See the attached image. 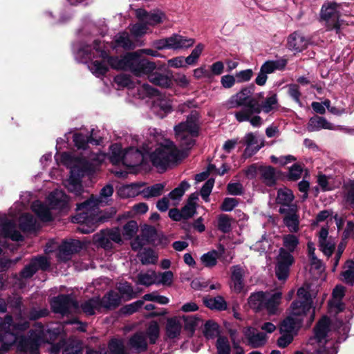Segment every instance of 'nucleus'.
Here are the masks:
<instances>
[{
    "mask_svg": "<svg viewBox=\"0 0 354 354\" xmlns=\"http://www.w3.org/2000/svg\"><path fill=\"white\" fill-rule=\"evenodd\" d=\"M103 47V44L95 41L93 46H81L75 53L76 58L80 61H91L88 68L97 77L104 76L108 71L109 66L117 70L129 71L136 77H144L156 68L154 62L141 57L142 54L157 57L158 53L156 50L140 49L118 57H109Z\"/></svg>",
    "mask_w": 354,
    "mask_h": 354,
    "instance_id": "f257e3e1",
    "label": "nucleus"
},
{
    "mask_svg": "<svg viewBox=\"0 0 354 354\" xmlns=\"http://www.w3.org/2000/svg\"><path fill=\"white\" fill-rule=\"evenodd\" d=\"M12 324L11 316H6L4 320L0 318V354L9 351L15 343H17V351L22 354H39L40 344L48 341L45 336L49 330L42 328L31 330L28 337L21 336L17 338L14 333L8 331Z\"/></svg>",
    "mask_w": 354,
    "mask_h": 354,
    "instance_id": "39448f33",
    "label": "nucleus"
},
{
    "mask_svg": "<svg viewBox=\"0 0 354 354\" xmlns=\"http://www.w3.org/2000/svg\"><path fill=\"white\" fill-rule=\"evenodd\" d=\"M281 299V293L258 292L253 293L248 299L250 307L257 311L266 310L269 315L276 314Z\"/></svg>",
    "mask_w": 354,
    "mask_h": 354,
    "instance_id": "9b49d317",
    "label": "nucleus"
},
{
    "mask_svg": "<svg viewBox=\"0 0 354 354\" xmlns=\"http://www.w3.org/2000/svg\"><path fill=\"white\" fill-rule=\"evenodd\" d=\"M203 333L206 339H213L219 335L218 325L216 322L209 320L205 324Z\"/></svg>",
    "mask_w": 354,
    "mask_h": 354,
    "instance_id": "a19ab883",
    "label": "nucleus"
},
{
    "mask_svg": "<svg viewBox=\"0 0 354 354\" xmlns=\"http://www.w3.org/2000/svg\"><path fill=\"white\" fill-rule=\"evenodd\" d=\"M199 114L193 111L187 116L185 122L175 126L174 131L176 140L180 142L182 149H178L173 142L162 140V136L156 129H149V142L158 143L156 149L150 153V160L157 168L165 170L167 167L176 163L186 156L185 150L194 144V138L198 134Z\"/></svg>",
    "mask_w": 354,
    "mask_h": 354,
    "instance_id": "f03ea898",
    "label": "nucleus"
},
{
    "mask_svg": "<svg viewBox=\"0 0 354 354\" xmlns=\"http://www.w3.org/2000/svg\"><path fill=\"white\" fill-rule=\"evenodd\" d=\"M232 220L229 216L221 214L218 218V227L223 232H227L231 230Z\"/></svg>",
    "mask_w": 354,
    "mask_h": 354,
    "instance_id": "680f3d73",
    "label": "nucleus"
},
{
    "mask_svg": "<svg viewBox=\"0 0 354 354\" xmlns=\"http://www.w3.org/2000/svg\"><path fill=\"white\" fill-rule=\"evenodd\" d=\"M51 306L54 312L62 315L77 313L80 310L78 304L71 296L64 295L53 298Z\"/></svg>",
    "mask_w": 354,
    "mask_h": 354,
    "instance_id": "2eb2a0df",
    "label": "nucleus"
},
{
    "mask_svg": "<svg viewBox=\"0 0 354 354\" xmlns=\"http://www.w3.org/2000/svg\"><path fill=\"white\" fill-rule=\"evenodd\" d=\"M318 239L320 250L326 256L330 257L335 250L336 245L335 239L328 236V230L324 227L320 230Z\"/></svg>",
    "mask_w": 354,
    "mask_h": 354,
    "instance_id": "6ab92c4d",
    "label": "nucleus"
},
{
    "mask_svg": "<svg viewBox=\"0 0 354 354\" xmlns=\"http://www.w3.org/2000/svg\"><path fill=\"white\" fill-rule=\"evenodd\" d=\"M342 8L341 4L334 1L325 2L321 9V19L326 22V26L328 30H336L337 32L340 29L342 21L339 19Z\"/></svg>",
    "mask_w": 354,
    "mask_h": 354,
    "instance_id": "ddd939ff",
    "label": "nucleus"
},
{
    "mask_svg": "<svg viewBox=\"0 0 354 354\" xmlns=\"http://www.w3.org/2000/svg\"><path fill=\"white\" fill-rule=\"evenodd\" d=\"M93 241L104 248H110L111 243L110 239L106 236V231L102 230L100 233L93 235Z\"/></svg>",
    "mask_w": 354,
    "mask_h": 354,
    "instance_id": "5fc2aeb1",
    "label": "nucleus"
},
{
    "mask_svg": "<svg viewBox=\"0 0 354 354\" xmlns=\"http://www.w3.org/2000/svg\"><path fill=\"white\" fill-rule=\"evenodd\" d=\"M335 129V126L329 122L325 118L315 116L310 119L308 124V129L310 131H316L320 129Z\"/></svg>",
    "mask_w": 354,
    "mask_h": 354,
    "instance_id": "cd10ccee",
    "label": "nucleus"
},
{
    "mask_svg": "<svg viewBox=\"0 0 354 354\" xmlns=\"http://www.w3.org/2000/svg\"><path fill=\"white\" fill-rule=\"evenodd\" d=\"M220 255L221 254L218 251L212 250L202 255L201 260L205 267L212 268L216 266Z\"/></svg>",
    "mask_w": 354,
    "mask_h": 354,
    "instance_id": "c03bdc74",
    "label": "nucleus"
},
{
    "mask_svg": "<svg viewBox=\"0 0 354 354\" xmlns=\"http://www.w3.org/2000/svg\"><path fill=\"white\" fill-rule=\"evenodd\" d=\"M245 271L240 266H234L232 268L231 288L236 292H241L243 288V276Z\"/></svg>",
    "mask_w": 354,
    "mask_h": 354,
    "instance_id": "393cba45",
    "label": "nucleus"
},
{
    "mask_svg": "<svg viewBox=\"0 0 354 354\" xmlns=\"http://www.w3.org/2000/svg\"><path fill=\"white\" fill-rule=\"evenodd\" d=\"M81 308L82 311L88 315H94L102 308L100 298L95 297L86 301L81 305Z\"/></svg>",
    "mask_w": 354,
    "mask_h": 354,
    "instance_id": "c9c22d12",
    "label": "nucleus"
},
{
    "mask_svg": "<svg viewBox=\"0 0 354 354\" xmlns=\"http://www.w3.org/2000/svg\"><path fill=\"white\" fill-rule=\"evenodd\" d=\"M139 19L138 23L129 26V30L134 37H141L150 32L149 26H154L162 23L166 17L165 14L156 10L148 12L143 9H138L136 12Z\"/></svg>",
    "mask_w": 354,
    "mask_h": 354,
    "instance_id": "9d476101",
    "label": "nucleus"
},
{
    "mask_svg": "<svg viewBox=\"0 0 354 354\" xmlns=\"http://www.w3.org/2000/svg\"><path fill=\"white\" fill-rule=\"evenodd\" d=\"M295 212H288L284 218V223L291 232H297L299 230V216Z\"/></svg>",
    "mask_w": 354,
    "mask_h": 354,
    "instance_id": "79ce46f5",
    "label": "nucleus"
},
{
    "mask_svg": "<svg viewBox=\"0 0 354 354\" xmlns=\"http://www.w3.org/2000/svg\"><path fill=\"white\" fill-rule=\"evenodd\" d=\"M172 106L170 100L158 97L152 105V111L160 118H163L171 111Z\"/></svg>",
    "mask_w": 354,
    "mask_h": 354,
    "instance_id": "bb28decb",
    "label": "nucleus"
},
{
    "mask_svg": "<svg viewBox=\"0 0 354 354\" xmlns=\"http://www.w3.org/2000/svg\"><path fill=\"white\" fill-rule=\"evenodd\" d=\"M73 142L75 145L79 149H86V146L88 143L95 144L96 145L100 144V141L98 140H95L91 138H88V136L82 134V133H75L73 136Z\"/></svg>",
    "mask_w": 354,
    "mask_h": 354,
    "instance_id": "ea45409f",
    "label": "nucleus"
},
{
    "mask_svg": "<svg viewBox=\"0 0 354 354\" xmlns=\"http://www.w3.org/2000/svg\"><path fill=\"white\" fill-rule=\"evenodd\" d=\"M277 102L278 100L277 95L272 94L268 97L262 104L261 107H260L261 111L262 110L266 113H270L277 108Z\"/></svg>",
    "mask_w": 354,
    "mask_h": 354,
    "instance_id": "3c124183",
    "label": "nucleus"
},
{
    "mask_svg": "<svg viewBox=\"0 0 354 354\" xmlns=\"http://www.w3.org/2000/svg\"><path fill=\"white\" fill-rule=\"evenodd\" d=\"M138 282L140 284L149 286L156 282V272L149 270L147 272H141L138 275Z\"/></svg>",
    "mask_w": 354,
    "mask_h": 354,
    "instance_id": "a18cd8bd",
    "label": "nucleus"
},
{
    "mask_svg": "<svg viewBox=\"0 0 354 354\" xmlns=\"http://www.w3.org/2000/svg\"><path fill=\"white\" fill-rule=\"evenodd\" d=\"M173 273L171 271H165L163 272L156 273V284H162L169 286L173 281Z\"/></svg>",
    "mask_w": 354,
    "mask_h": 354,
    "instance_id": "052dcab7",
    "label": "nucleus"
},
{
    "mask_svg": "<svg viewBox=\"0 0 354 354\" xmlns=\"http://www.w3.org/2000/svg\"><path fill=\"white\" fill-rule=\"evenodd\" d=\"M165 188V185L162 183H157L151 187H148L145 189H142V195L145 198H149L151 197H157L163 192Z\"/></svg>",
    "mask_w": 354,
    "mask_h": 354,
    "instance_id": "37998d69",
    "label": "nucleus"
},
{
    "mask_svg": "<svg viewBox=\"0 0 354 354\" xmlns=\"http://www.w3.org/2000/svg\"><path fill=\"white\" fill-rule=\"evenodd\" d=\"M46 202L48 204V205L41 201H36L31 206L32 211L44 221L52 220L53 210L66 212L69 209L68 197L62 190L55 189L52 192L48 195Z\"/></svg>",
    "mask_w": 354,
    "mask_h": 354,
    "instance_id": "6e6552de",
    "label": "nucleus"
},
{
    "mask_svg": "<svg viewBox=\"0 0 354 354\" xmlns=\"http://www.w3.org/2000/svg\"><path fill=\"white\" fill-rule=\"evenodd\" d=\"M194 42L195 41L192 38L173 34L169 37L154 41L153 45L158 50H179L192 46Z\"/></svg>",
    "mask_w": 354,
    "mask_h": 354,
    "instance_id": "4468645a",
    "label": "nucleus"
},
{
    "mask_svg": "<svg viewBox=\"0 0 354 354\" xmlns=\"http://www.w3.org/2000/svg\"><path fill=\"white\" fill-rule=\"evenodd\" d=\"M137 97L138 98H145L149 95H155L157 91L147 84H143L138 88Z\"/></svg>",
    "mask_w": 354,
    "mask_h": 354,
    "instance_id": "69168bd1",
    "label": "nucleus"
},
{
    "mask_svg": "<svg viewBox=\"0 0 354 354\" xmlns=\"http://www.w3.org/2000/svg\"><path fill=\"white\" fill-rule=\"evenodd\" d=\"M182 331L181 319L174 317L167 319L166 324V335L169 339H178Z\"/></svg>",
    "mask_w": 354,
    "mask_h": 354,
    "instance_id": "a878e982",
    "label": "nucleus"
},
{
    "mask_svg": "<svg viewBox=\"0 0 354 354\" xmlns=\"http://www.w3.org/2000/svg\"><path fill=\"white\" fill-rule=\"evenodd\" d=\"M142 186L140 184L124 185L118 188L117 193L120 198H123L135 197L140 194H142Z\"/></svg>",
    "mask_w": 354,
    "mask_h": 354,
    "instance_id": "c756f323",
    "label": "nucleus"
},
{
    "mask_svg": "<svg viewBox=\"0 0 354 354\" xmlns=\"http://www.w3.org/2000/svg\"><path fill=\"white\" fill-rule=\"evenodd\" d=\"M160 328L156 322H151L147 330V334L151 344H155L159 337Z\"/></svg>",
    "mask_w": 354,
    "mask_h": 354,
    "instance_id": "4d7b16f0",
    "label": "nucleus"
},
{
    "mask_svg": "<svg viewBox=\"0 0 354 354\" xmlns=\"http://www.w3.org/2000/svg\"><path fill=\"white\" fill-rule=\"evenodd\" d=\"M118 290L122 297L126 299H130L136 297L132 286L127 282L120 283L118 286Z\"/></svg>",
    "mask_w": 354,
    "mask_h": 354,
    "instance_id": "bf43d9fd",
    "label": "nucleus"
},
{
    "mask_svg": "<svg viewBox=\"0 0 354 354\" xmlns=\"http://www.w3.org/2000/svg\"><path fill=\"white\" fill-rule=\"evenodd\" d=\"M179 318L181 319V324H184V328L189 335H192L196 328L203 322L202 319L196 315H186Z\"/></svg>",
    "mask_w": 354,
    "mask_h": 354,
    "instance_id": "7c9ffc66",
    "label": "nucleus"
},
{
    "mask_svg": "<svg viewBox=\"0 0 354 354\" xmlns=\"http://www.w3.org/2000/svg\"><path fill=\"white\" fill-rule=\"evenodd\" d=\"M216 347L217 354L230 353V345L227 337L219 336L216 340Z\"/></svg>",
    "mask_w": 354,
    "mask_h": 354,
    "instance_id": "864d4df0",
    "label": "nucleus"
},
{
    "mask_svg": "<svg viewBox=\"0 0 354 354\" xmlns=\"http://www.w3.org/2000/svg\"><path fill=\"white\" fill-rule=\"evenodd\" d=\"M109 348L112 354H129L121 339H112L109 344Z\"/></svg>",
    "mask_w": 354,
    "mask_h": 354,
    "instance_id": "09e8293b",
    "label": "nucleus"
},
{
    "mask_svg": "<svg viewBox=\"0 0 354 354\" xmlns=\"http://www.w3.org/2000/svg\"><path fill=\"white\" fill-rule=\"evenodd\" d=\"M113 194V185L108 184L100 191L97 197H91L84 202L77 205V210L80 211L73 217V222L80 223L78 230L83 234H89L95 230L97 223L105 221L107 218L102 215L99 211L100 206L109 203Z\"/></svg>",
    "mask_w": 354,
    "mask_h": 354,
    "instance_id": "20e7f679",
    "label": "nucleus"
},
{
    "mask_svg": "<svg viewBox=\"0 0 354 354\" xmlns=\"http://www.w3.org/2000/svg\"><path fill=\"white\" fill-rule=\"evenodd\" d=\"M294 199L292 192L288 188L279 189L277 192V202L282 206L279 208V212L281 214L287 213L288 212L296 211V207L291 205Z\"/></svg>",
    "mask_w": 354,
    "mask_h": 354,
    "instance_id": "a211bd4d",
    "label": "nucleus"
},
{
    "mask_svg": "<svg viewBox=\"0 0 354 354\" xmlns=\"http://www.w3.org/2000/svg\"><path fill=\"white\" fill-rule=\"evenodd\" d=\"M263 182L268 186L273 185L277 180L274 169L270 166H263L259 168Z\"/></svg>",
    "mask_w": 354,
    "mask_h": 354,
    "instance_id": "72a5a7b5",
    "label": "nucleus"
},
{
    "mask_svg": "<svg viewBox=\"0 0 354 354\" xmlns=\"http://www.w3.org/2000/svg\"><path fill=\"white\" fill-rule=\"evenodd\" d=\"M203 49H204V45L202 44H198L194 48V49L192 50L191 54L185 59L186 65L192 66V65H194L195 64H196Z\"/></svg>",
    "mask_w": 354,
    "mask_h": 354,
    "instance_id": "8fccbe9b",
    "label": "nucleus"
},
{
    "mask_svg": "<svg viewBox=\"0 0 354 354\" xmlns=\"http://www.w3.org/2000/svg\"><path fill=\"white\" fill-rule=\"evenodd\" d=\"M190 185L186 180L182 181L180 185L172 190L169 194L168 197L171 201V205L173 206L177 205L181 198L184 195L185 192L189 188Z\"/></svg>",
    "mask_w": 354,
    "mask_h": 354,
    "instance_id": "473e14b6",
    "label": "nucleus"
},
{
    "mask_svg": "<svg viewBox=\"0 0 354 354\" xmlns=\"http://www.w3.org/2000/svg\"><path fill=\"white\" fill-rule=\"evenodd\" d=\"M317 183L323 191L332 190L335 187L333 178L324 174L317 176Z\"/></svg>",
    "mask_w": 354,
    "mask_h": 354,
    "instance_id": "603ef678",
    "label": "nucleus"
},
{
    "mask_svg": "<svg viewBox=\"0 0 354 354\" xmlns=\"http://www.w3.org/2000/svg\"><path fill=\"white\" fill-rule=\"evenodd\" d=\"M243 333L247 344L252 348L263 346L268 340V336L266 333L259 332L257 329L251 326L243 328Z\"/></svg>",
    "mask_w": 354,
    "mask_h": 354,
    "instance_id": "f3484780",
    "label": "nucleus"
},
{
    "mask_svg": "<svg viewBox=\"0 0 354 354\" xmlns=\"http://www.w3.org/2000/svg\"><path fill=\"white\" fill-rule=\"evenodd\" d=\"M293 262V257L284 249L281 248L277 258V264L275 268L276 275L279 280H284L288 277L289 267Z\"/></svg>",
    "mask_w": 354,
    "mask_h": 354,
    "instance_id": "dca6fc26",
    "label": "nucleus"
},
{
    "mask_svg": "<svg viewBox=\"0 0 354 354\" xmlns=\"http://www.w3.org/2000/svg\"><path fill=\"white\" fill-rule=\"evenodd\" d=\"M204 303L207 307L211 309L224 310L226 308V302L221 296L206 298L204 299Z\"/></svg>",
    "mask_w": 354,
    "mask_h": 354,
    "instance_id": "49530a36",
    "label": "nucleus"
},
{
    "mask_svg": "<svg viewBox=\"0 0 354 354\" xmlns=\"http://www.w3.org/2000/svg\"><path fill=\"white\" fill-rule=\"evenodd\" d=\"M120 302V297L117 292L111 291L100 299L102 308L106 309L117 307Z\"/></svg>",
    "mask_w": 354,
    "mask_h": 354,
    "instance_id": "4c0bfd02",
    "label": "nucleus"
},
{
    "mask_svg": "<svg viewBox=\"0 0 354 354\" xmlns=\"http://www.w3.org/2000/svg\"><path fill=\"white\" fill-rule=\"evenodd\" d=\"M81 248L79 241L73 240L63 243L59 247L57 252V258L59 261H66L71 258L72 254Z\"/></svg>",
    "mask_w": 354,
    "mask_h": 354,
    "instance_id": "aec40b11",
    "label": "nucleus"
},
{
    "mask_svg": "<svg viewBox=\"0 0 354 354\" xmlns=\"http://www.w3.org/2000/svg\"><path fill=\"white\" fill-rule=\"evenodd\" d=\"M121 47L124 49H133L136 47L135 43L132 41L130 35L127 32H121L115 36L113 48Z\"/></svg>",
    "mask_w": 354,
    "mask_h": 354,
    "instance_id": "c85d7f7f",
    "label": "nucleus"
},
{
    "mask_svg": "<svg viewBox=\"0 0 354 354\" xmlns=\"http://www.w3.org/2000/svg\"><path fill=\"white\" fill-rule=\"evenodd\" d=\"M65 144V138H59L57 140L56 149L57 151L55 156V159L57 164H62L70 169V176L64 182L65 187L69 192L74 193L75 196H82L85 191L82 187L81 178L86 171L91 170L92 166L103 162L106 156L104 153L96 154L92 153L86 157L84 156L78 158L71 153H59V151L64 147Z\"/></svg>",
    "mask_w": 354,
    "mask_h": 354,
    "instance_id": "7ed1b4c3",
    "label": "nucleus"
},
{
    "mask_svg": "<svg viewBox=\"0 0 354 354\" xmlns=\"http://www.w3.org/2000/svg\"><path fill=\"white\" fill-rule=\"evenodd\" d=\"M138 230L137 223L135 221H130L123 227V236L126 239H131L137 232Z\"/></svg>",
    "mask_w": 354,
    "mask_h": 354,
    "instance_id": "e2e57ef3",
    "label": "nucleus"
},
{
    "mask_svg": "<svg viewBox=\"0 0 354 354\" xmlns=\"http://www.w3.org/2000/svg\"><path fill=\"white\" fill-rule=\"evenodd\" d=\"M198 200L197 193H193L189 196L186 204L181 209L183 218H189L196 214Z\"/></svg>",
    "mask_w": 354,
    "mask_h": 354,
    "instance_id": "2f4dec72",
    "label": "nucleus"
},
{
    "mask_svg": "<svg viewBox=\"0 0 354 354\" xmlns=\"http://www.w3.org/2000/svg\"><path fill=\"white\" fill-rule=\"evenodd\" d=\"M20 228L24 232H32L37 229V221L30 214L21 215L19 220Z\"/></svg>",
    "mask_w": 354,
    "mask_h": 354,
    "instance_id": "58836bf2",
    "label": "nucleus"
},
{
    "mask_svg": "<svg viewBox=\"0 0 354 354\" xmlns=\"http://www.w3.org/2000/svg\"><path fill=\"white\" fill-rule=\"evenodd\" d=\"M147 75L149 81L155 85L167 88L169 87L171 84V81L170 78L164 74H161L160 73H153L145 75Z\"/></svg>",
    "mask_w": 354,
    "mask_h": 354,
    "instance_id": "e433bc0d",
    "label": "nucleus"
},
{
    "mask_svg": "<svg viewBox=\"0 0 354 354\" xmlns=\"http://www.w3.org/2000/svg\"><path fill=\"white\" fill-rule=\"evenodd\" d=\"M283 245L290 252H293L299 244V239L294 234H287L283 238Z\"/></svg>",
    "mask_w": 354,
    "mask_h": 354,
    "instance_id": "13d9d810",
    "label": "nucleus"
},
{
    "mask_svg": "<svg viewBox=\"0 0 354 354\" xmlns=\"http://www.w3.org/2000/svg\"><path fill=\"white\" fill-rule=\"evenodd\" d=\"M242 142L246 145L245 153L251 156L258 151L263 145V142L254 133H248L242 140Z\"/></svg>",
    "mask_w": 354,
    "mask_h": 354,
    "instance_id": "b1692460",
    "label": "nucleus"
},
{
    "mask_svg": "<svg viewBox=\"0 0 354 354\" xmlns=\"http://www.w3.org/2000/svg\"><path fill=\"white\" fill-rule=\"evenodd\" d=\"M287 64L285 59H279L276 60H269L266 62L261 67L262 71H265L267 74L272 73L275 71L283 70Z\"/></svg>",
    "mask_w": 354,
    "mask_h": 354,
    "instance_id": "f704fd0d",
    "label": "nucleus"
},
{
    "mask_svg": "<svg viewBox=\"0 0 354 354\" xmlns=\"http://www.w3.org/2000/svg\"><path fill=\"white\" fill-rule=\"evenodd\" d=\"M128 349L133 353H140L147 348L146 335L143 332L135 333L130 337L127 344Z\"/></svg>",
    "mask_w": 354,
    "mask_h": 354,
    "instance_id": "412c9836",
    "label": "nucleus"
},
{
    "mask_svg": "<svg viewBox=\"0 0 354 354\" xmlns=\"http://www.w3.org/2000/svg\"><path fill=\"white\" fill-rule=\"evenodd\" d=\"M344 296V288L342 286H337L333 292V298L328 302V309L330 313H338L343 310L344 304L342 299Z\"/></svg>",
    "mask_w": 354,
    "mask_h": 354,
    "instance_id": "4be33fe9",
    "label": "nucleus"
},
{
    "mask_svg": "<svg viewBox=\"0 0 354 354\" xmlns=\"http://www.w3.org/2000/svg\"><path fill=\"white\" fill-rule=\"evenodd\" d=\"M288 94L300 106H302L300 100L301 92L297 84L288 85Z\"/></svg>",
    "mask_w": 354,
    "mask_h": 354,
    "instance_id": "774afa93",
    "label": "nucleus"
},
{
    "mask_svg": "<svg viewBox=\"0 0 354 354\" xmlns=\"http://www.w3.org/2000/svg\"><path fill=\"white\" fill-rule=\"evenodd\" d=\"M214 180L210 178L204 184L201 190V196L205 201H209V196L210 195L214 187Z\"/></svg>",
    "mask_w": 354,
    "mask_h": 354,
    "instance_id": "338daca9",
    "label": "nucleus"
},
{
    "mask_svg": "<svg viewBox=\"0 0 354 354\" xmlns=\"http://www.w3.org/2000/svg\"><path fill=\"white\" fill-rule=\"evenodd\" d=\"M150 149L151 147L146 144L143 146L142 151L129 147L123 151L120 145L114 144L111 147L110 160L113 165L122 162L127 167H133L142 163L145 154L149 153Z\"/></svg>",
    "mask_w": 354,
    "mask_h": 354,
    "instance_id": "1a4fd4ad",
    "label": "nucleus"
},
{
    "mask_svg": "<svg viewBox=\"0 0 354 354\" xmlns=\"http://www.w3.org/2000/svg\"><path fill=\"white\" fill-rule=\"evenodd\" d=\"M308 44V40L301 33L295 32L288 37V48L294 52H301Z\"/></svg>",
    "mask_w": 354,
    "mask_h": 354,
    "instance_id": "5701e85b",
    "label": "nucleus"
},
{
    "mask_svg": "<svg viewBox=\"0 0 354 354\" xmlns=\"http://www.w3.org/2000/svg\"><path fill=\"white\" fill-rule=\"evenodd\" d=\"M82 348L83 346L81 342L77 340L71 341L64 348L63 354H80Z\"/></svg>",
    "mask_w": 354,
    "mask_h": 354,
    "instance_id": "6e6d98bb",
    "label": "nucleus"
},
{
    "mask_svg": "<svg viewBox=\"0 0 354 354\" xmlns=\"http://www.w3.org/2000/svg\"><path fill=\"white\" fill-rule=\"evenodd\" d=\"M251 95V89L244 88L231 97L227 102V106L229 109H232L245 105L241 110L234 113L236 119L239 122L248 121L253 127H259L262 124V120L258 115L261 113V109L257 103L250 99Z\"/></svg>",
    "mask_w": 354,
    "mask_h": 354,
    "instance_id": "0eeeda50",
    "label": "nucleus"
},
{
    "mask_svg": "<svg viewBox=\"0 0 354 354\" xmlns=\"http://www.w3.org/2000/svg\"><path fill=\"white\" fill-rule=\"evenodd\" d=\"M312 303L313 298L308 287L299 288L297 299L292 304L289 316L283 321L280 326L281 336L277 341L279 347L285 348L292 342L297 329L310 310Z\"/></svg>",
    "mask_w": 354,
    "mask_h": 354,
    "instance_id": "423d86ee",
    "label": "nucleus"
},
{
    "mask_svg": "<svg viewBox=\"0 0 354 354\" xmlns=\"http://www.w3.org/2000/svg\"><path fill=\"white\" fill-rule=\"evenodd\" d=\"M330 321L326 317H324L317 324L315 328V337L311 341L319 345L316 349L318 354H336V348L332 346L333 343L326 340V336L329 331Z\"/></svg>",
    "mask_w": 354,
    "mask_h": 354,
    "instance_id": "f8f14e48",
    "label": "nucleus"
},
{
    "mask_svg": "<svg viewBox=\"0 0 354 354\" xmlns=\"http://www.w3.org/2000/svg\"><path fill=\"white\" fill-rule=\"evenodd\" d=\"M114 81L119 86L127 87L129 88H134V84L131 81V77L128 75L121 74L117 75Z\"/></svg>",
    "mask_w": 354,
    "mask_h": 354,
    "instance_id": "0e129e2a",
    "label": "nucleus"
},
{
    "mask_svg": "<svg viewBox=\"0 0 354 354\" xmlns=\"http://www.w3.org/2000/svg\"><path fill=\"white\" fill-rule=\"evenodd\" d=\"M138 257L142 264H153L158 259L155 252L151 249L143 250L139 253Z\"/></svg>",
    "mask_w": 354,
    "mask_h": 354,
    "instance_id": "de8ad7c7",
    "label": "nucleus"
}]
</instances>
